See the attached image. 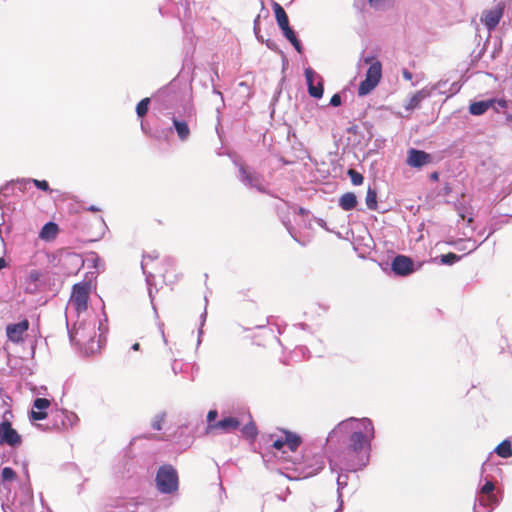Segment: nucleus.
<instances>
[{
  "label": "nucleus",
  "mask_w": 512,
  "mask_h": 512,
  "mask_svg": "<svg viewBox=\"0 0 512 512\" xmlns=\"http://www.w3.org/2000/svg\"><path fill=\"white\" fill-rule=\"evenodd\" d=\"M334 433L350 432L348 446L359 452H363L370 458L371 441L375 437L373 423L368 418H349L342 421L333 430Z\"/></svg>",
  "instance_id": "1"
},
{
  "label": "nucleus",
  "mask_w": 512,
  "mask_h": 512,
  "mask_svg": "<svg viewBox=\"0 0 512 512\" xmlns=\"http://www.w3.org/2000/svg\"><path fill=\"white\" fill-rule=\"evenodd\" d=\"M369 459L363 452L354 450L347 445L343 450L332 456L330 463L338 467L339 470L358 471L368 464Z\"/></svg>",
  "instance_id": "2"
},
{
  "label": "nucleus",
  "mask_w": 512,
  "mask_h": 512,
  "mask_svg": "<svg viewBox=\"0 0 512 512\" xmlns=\"http://www.w3.org/2000/svg\"><path fill=\"white\" fill-rule=\"evenodd\" d=\"M365 64H370L366 71L365 79L360 82L358 87V95L365 96L373 91L382 79V64L374 57L364 58Z\"/></svg>",
  "instance_id": "3"
},
{
  "label": "nucleus",
  "mask_w": 512,
  "mask_h": 512,
  "mask_svg": "<svg viewBox=\"0 0 512 512\" xmlns=\"http://www.w3.org/2000/svg\"><path fill=\"white\" fill-rule=\"evenodd\" d=\"M157 489L163 494H172L178 490L179 477L176 469L169 464L161 466L155 478Z\"/></svg>",
  "instance_id": "4"
},
{
  "label": "nucleus",
  "mask_w": 512,
  "mask_h": 512,
  "mask_svg": "<svg viewBox=\"0 0 512 512\" xmlns=\"http://www.w3.org/2000/svg\"><path fill=\"white\" fill-rule=\"evenodd\" d=\"M96 334V324L94 322H80L74 325L70 332V339L79 346L92 349L91 344H93Z\"/></svg>",
  "instance_id": "5"
},
{
  "label": "nucleus",
  "mask_w": 512,
  "mask_h": 512,
  "mask_svg": "<svg viewBox=\"0 0 512 512\" xmlns=\"http://www.w3.org/2000/svg\"><path fill=\"white\" fill-rule=\"evenodd\" d=\"M91 292V283L82 281L72 286V293L69 303L77 313L85 312L88 308V301Z\"/></svg>",
  "instance_id": "6"
},
{
  "label": "nucleus",
  "mask_w": 512,
  "mask_h": 512,
  "mask_svg": "<svg viewBox=\"0 0 512 512\" xmlns=\"http://www.w3.org/2000/svg\"><path fill=\"white\" fill-rule=\"evenodd\" d=\"M22 443L21 435L12 427L8 420L0 423V445H9L11 447L19 446Z\"/></svg>",
  "instance_id": "7"
},
{
  "label": "nucleus",
  "mask_w": 512,
  "mask_h": 512,
  "mask_svg": "<svg viewBox=\"0 0 512 512\" xmlns=\"http://www.w3.org/2000/svg\"><path fill=\"white\" fill-rule=\"evenodd\" d=\"M284 438H279L273 441L272 447L276 450H281L284 446H287V448L291 452L297 451V449L302 444V438L299 434L283 429L281 430Z\"/></svg>",
  "instance_id": "8"
},
{
  "label": "nucleus",
  "mask_w": 512,
  "mask_h": 512,
  "mask_svg": "<svg viewBox=\"0 0 512 512\" xmlns=\"http://www.w3.org/2000/svg\"><path fill=\"white\" fill-rule=\"evenodd\" d=\"M30 323L23 319L18 323L8 324L6 326V335L9 341L14 344H22L25 341V333L28 331Z\"/></svg>",
  "instance_id": "9"
},
{
  "label": "nucleus",
  "mask_w": 512,
  "mask_h": 512,
  "mask_svg": "<svg viewBox=\"0 0 512 512\" xmlns=\"http://www.w3.org/2000/svg\"><path fill=\"white\" fill-rule=\"evenodd\" d=\"M432 161V155L423 150H418L415 148H410L407 150L406 164L409 167L420 169L426 165L431 164Z\"/></svg>",
  "instance_id": "10"
},
{
  "label": "nucleus",
  "mask_w": 512,
  "mask_h": 512,
  "mask_svg": "<svg viewBox=\"0 0 512 512\" xmlns=\"http://www.w3.org/2000/svg\"><path fill=\"white\" fill-rule=\"evenodd\" d=\"M304 74L308 85L309 95L316 99H320L324 92L322 78L317 76L316 72L310 67L305 69Z\"/></svg>",
  "instance_id": "11"
},
{
  "label": "nucleus",
  "mask_w": 512,
  "mask_h": 512,
  "mask_svg": "<svg viewBox=\"0 0 512 512\" xmlns=\"http://www.w3.org/2000/svg\"><path fill=\"white\" fill-rule=\"evenodd\" d=\"M494 104H497L501 108L508 107V102L505 99H489V100L472 102L469 105V112L472 115L480 116V115H483L491 107H494Z\"/></svg>",
  "instance_id": "12"
},
{
  "label": "nucleus",
  "mask_w": 512,
  "mask_h": 512,
  "mask_svg": "<svg viewBox=\"0 0 512 512\" xmlns=\"http://www.w3.org/2000/svg\"><path fill=\"white\" fill-rule=\"evenodd\" d=\"M74 418H76L74 413L56 410L51 413L52 428L55 430H65L72 424Z\"/></svg>",
  "instance_id": "13"
},
{
  "label": "nucleus",
  "mask_w": 512,
  "mask_h": 512,
  "mask_svg": "<svg viewBox=\"0 0 512 512\" xmlns=\"http://www.w3.org/2000/svg\"><path fill=\"white\" fill-rule=\"evenodd\" d=\"M413 261L404 255L396 256L391 264L393 272L400 276H406L413 272Z\"/></svg>",
  "instance_id": "14"
},
{
  "label": "nucleus",
  "mask_w": 512,
  "mask_h": 512,
  "mask_svg": "<svg viewBox=\"0 0 512 512\" xmlns=\"http://www.w3.org/2000/svg\"><path fill=\"white\" fill-rule=\"evenodd\" d=\"M51 402L47 398H36L33 401L32 410L30 412V419L40 421L47 418V409L50 407Z\"/></svg>",
  "instance_id": "15"
},
{
  "label": "nucleus",
  "mask_w": 512,
  "mask_h": 512,
  "mask_svg": "<svg viewBox=\"0 0 512 512\" xmlns=\"http://www.w3.org/2000/svg\"><path fill=\"white\" fill-rule=\"evenodd\" d=\"M240 425V422L234 417H226L213 424H208L206 432L210 433L214 430H221L222 432H230L236 430Z\"/></svg>",
  "instance_id": "16"
},
{
  "label": "nucleus",
  "mask_w": 512,
  "mask_h": 512,
  "mask_svg": "<svg viewBox=\"0 0 512 512\" xmlns=\"http://www.w3.org/2000/svg\"><path fill=\"white\" fill-rule=\"evenodd\" d=\"M502 15V8L488 10L483 15V22L488 29H494L499 24Z\"/></svg>",
  "instance_id": "17"
},
{
  "label": "nucleus",
  "mask_w": 512,
  "mask_h": 512,
  "mask_svg": "<svg viewBox=\"0 0 512 512\" xmlns=\"http://www.w3.org/2000/svg\"><path fill=\"white\" fill-rule=\"evenodd\" d=\"M240 173L243 181H245L246 184L261 190V176L259 174L250 171L244 165L240 166Z\"/></svg>",
  "instance_id": "18"
},
{
  "label": "nucleus",
  "mask_w": 512,
  "mask_h": 512,
  "mask_svg": "<svg viewBox=\"0 0 512 512\" xmlns=\"http://www.w3.org/2000/svg\"><path fill=\"white\" fill-rule=\"evenodd\" d=\"M59 233V227L55 222L46 223L39 232V238L44 241H53Z\"/></svg>",
  "instance_id": "19"
},
{
  "label": "nucleus",
  "mask_w": 512,
  "mask_h": 512,
  "mask_svg": "<svg viewBox=\"0 0 512 512\" xmlns=\"http://www.w3.org/2000/svg\"><path fill=\"white\" fill-rule=\"evenodd\" d=\"M358 200L353 192H346L339 198V206L344 211H350L357 206Z\"/></svg>",
  "instance_id": "20"
},
{
  "label": "nucleus",
  "mask_w": 512,
  "mask_h": 512,
  "mask_svg": "<svg viewBox=\"0 0 512 512\" xmlns=\"http://www.w3.org/2000/svg\"><path fill=\"white\" fill-rule=\"evenodd\" d=\"M283 35L285 38L294 46L298 53H302L303 47L301 42L296 37L294 30L290 27V25L283 27L282 29Z\"/></svg>",
  "instance_id": "21"
},
{
  "label": "nucleus",
  "mask_w": 512,
  "mask_h": 512,
  "mask_svg": "<svg viewBox=\"0 0 512 512\" xmlns=\"http://www.w3.org/2000/svg\"><path fill=\"white\" fill-rule=\"evenodd\" d=\"M429 93L425 90L417 91L415 94H413L409 100L407 101L405 105L406 110H414L417 108L421 101L424 100L426 97H428Z\"/></svg>",
  "instance_id": "22"
},
{
  "label": "nucleus",
  "mask_w": 512,
  "mask_h": 512,
  "mask_svg": "<svg viewBox=\"0 0 512 512\" xmlns=\"http://www.w3.org/2000/svg\"><path fill=\"white\" fill-rule=\"evenodd\" d=\"M273 10H274V14H275V18H276L277 24L280 27V29H282L283 27L288 26L289 25V19H288V16H287L285 10L283 9V7L280 4H278V3H274L273 4Z\"/></svg>",
  "instance_id": "23"
},
{
  "label": "nucleus",
  "mask_w": 512,
  "mask_h": 512,
  "mask_svg": "<svg viewBox=\"0 0 512 512\" xmlns=\"http://www.w3.org/2000/svg\"><path fill=\"white\" fill-rule=\"evenodd\" d=\"M172 121L180 140H186L190 135L188 124L185 121L178 120L177 118H173Z\"/></svg>",
  "instance_id": "24"
},
{
  "label": "nucleus",
  "mask_w": 512,
  "mask_h": 512,
  "mask_svg": "<svg viewBox=\"0 0 512 512\" xmlns=\"http://www.w3.org/2000/svg\"><path fill=\"white\" fill-rule=\"evenodd\" d=\"M498 456L502 458H508L512 456V447L509 440L502 441L495 449Z\"/></svg>",
  "instance_id": "25"
},
{
  "label": "nucleus",
  "mask_w": 512,
  "mask_h": 512,
  "mask_svg": "<svg viewBox=\"0 0 512 512\" xmlns=\"http://www.w3.org/2000/svg\"><path fill=\"white\" fill-rule=\"evenodd\" d=\"M242 434L250 440H254L258 434L257 427L253 421H250L246 425H244L241 429Z\"/></svg>",
  "instance_id": "26"
},
{
  "label": "nucleus",
  "mask_w": 512,
  "mask_h": 512,
  "mask_svg": "<svg viewBox=\"0 0 512 512\" xmlns=\"http://www.w3.org/2000/svg\"><path fill=\"white\" fill-rule=\"evenodd\" d=\"M365 202L370 210H377V192L372 188H368L366 193Z\"/></svg>",
  "instance_id": "27"
},
{
  "label": "nucleus",
  "mask_w": 512,
  "mask_h": 512,
  "mask_svg": "<svg viewBox=\"0 0 512 512\" xmlns=\"http://www.w3.org/2000/svg\"><path fill=\"white\" fill-rule=\"evenodd\" d=\"M149 104H150V98H144L137 104L136 113L139 117L142 118L147 114Z\"/></svg>",
  "instance_id": "28"
},
{
  "label": "nucleus",
  "mask_w": 512,
  "mask_h": 512,
  "mask_svg": "<svg viewBox=\"0 0 512 512\" xmlns=\"http://www.w3.org/2000/svg\"><path fill=\"white\" fill-rule=\"evenodd\" d=\"M494 489V484L491 481H487L481 488V493L486 495L488 500L495 501V495L493 494Z\"/></svg>",
  "instance_id": "29"
},
{
  "label": "nucleus",
  "mask_w": 512,
  "mask_h": 512,
  "mask_svg": "<svg viewBox=\"0 0 512 512\" xmlns=\"http://www.w3.org/2000/svg\"><path fill=\"white\" fill-rule=\"evenodd\" d=\"M347 173L353 185H361L363 183L364 177L358 171L349 169Z\"/></svg>",
  "instance_id": "30"
},
{
  "label": "nucleus",
  "mask_w": 512,
  "mask_h": 512,
  "mask_svg": "<svg viewBox=\"0 0 512 512\" xmlns=\"http://www.w3.org/2000/svg\"><path fill=\"white\" fill-rule=\"evenodd\" d=\"M2 481H13L16 479L15 471L10 467H4L1 472Z\"/></svg>",
  "instance_id": "31"
},
{
  "label": "nucleus",
  "mask_w": 512,
  "mask_h": 512,
  "mask_svg": "<svg viewBox=\"0 0 512 512\" xmlns=\"http://www.w3.org/2000/svg\"><path fill=\"white\" fill-rule=\"evenodd\" d=\"M460 259V256L455 253H448L441 256V262L443 264L452 265Z\"/></svg>",
  "instance_id": "32"
},
{
  "label": "nucleus",
  "mask_w": 512,
  "mask_h": 512,
  "mask_svg": "<svg viewBox=\"0 0 512 512\" xmlns=\"http://www.w3.org/2000/svg\"><path fill=\"white\" fill-rule=\"evenodd\" d=\"M165 421V414L162 413V414H158L154 417L152 423H151V427L154 429V430H161L162 429V425Z\"/></svg>",
  "instance_id": "33"
},
{
  "label": "nucleus",
  "mask_w": 512,
  "mask_h": 512,
  "mask_svg": "<svg viewBox=\"0 0 512 512\" xmlns=\"http://www.w3.org/2000/svg\"><path fill=\"white\" fill-rule=\"evenodd\" d=\"M33 183L40 190H43V191H48L49 190V184H48V182L46 180L34 179Z\"/></svg>",
  "instance_id": "34"
},
{
  "label": "nucleus",
  "mask_w": 512,
  "mask_h": 512,
  "mask_svg": "<svg viewBox=\"0 0 512 512\" xmlns=\"http://www.w3.org/2000/svg\"><path fill=\"white\" fill-rule=\"evenodd\" d=\"M330 105L338 107L341 105V97L339 94H334L330 99Z\"/></svg>",
  "instance_id": "35"
},
{
  "label": "nucleus",
  "mask_w": 512,
  "mask_h": 512,
  "mask_svg": "<svg viewBox=\"0 0 512 512\" xmlns=\"http://www.w3.org/2000/svg\"><path fill=\"white\" fill-rule=\"evenodd\" d=\"M217 411L216 410H210L207 414V421L209 422V424H213V422L215 421V419L217 418Z\"/></svg>",
  "instance_id": "36"
},
{
  "label": "nucleus",
  "mask_w": 512,
  "mask_h": 512,
  "mask_svg": "<svg viewBox=\"0 0 512 512\" xmlns=\"http://www.w3.org/2000/svg\"><path fill=\"white\" fill-rule=\"evenodd\" d=\"M41 277V273L37 270H32L30 273H29V278L31 281L33 282H36L40 279Z\"/></svg>",
  "instance_id": "37"
},
{
  "label": "nucleus",
  "mask_w": 512,
  "mask_h": 512,
  "mask_svg": "<svg viewBox=\"0 0 512 512\" xmlns=\"http://www.w3.org/2000/svg\"><path fill=\"white\" fill-rule=\"evenodd\" d=\"M402 75H403L404 79H406L408 81H411L413 78V74L410 71H408L407 69H403Z\"/></svg>",
  "instance_id": "38"
},
{
  "label": "nucleus",
  "mask_w": 512,
  "mask_h": 512,
  "mask_svg": "<svg viewBox=\"0 0 512 512\" xmlns=\"http://www.w3.org/2000/svg\"><path fill=\"white\" fill-rule=\"evenodd\" d=\"M7 263L4 258H0V270L6 267Z\"/></svg>",
  "instance_id": "39"
},
{
  "label": "nucleus",
  "mask_w": 512,
  "mask_h": 512,
  "mask_svg": "<svg viewBox=\"0 0 512 512\" xmlns=\"http://www.w3.org/2000/svg\"><path fill=\"white\" fill-rule=\"evenodd\" d=\"M131 348L134 351H138V350H140V344L139 343H134Z\"/></svg>",
  "instance_id": "40"
},
{
  "label": "nucleus",
  "mask_w": 512,
  "mask_h": 512,
  "mask_svg": "<svg viewBox=\"0 0 512 512\" xmlns=\"http://www.w3.org/2000/svg\"><path fill=\"white\" fill-rule=\"evenodd\" d=\"M431 179L438 180V173L434 172L433 174H431Z\"/></svg>",
  "instance_id": "41"
},
{
  "label": "nucleus",
  "mask_w": 512,
  "mask_h": 512,
  "mask_svg": "<svg viewBox=\"0 0 512 512\" xmlns=\"http://www.w3.org/2000/svg\"><path fill=\"white\" fill-rule=\"evenodd\" d=\"M506 120H507L508 122H511V121H512V114H507V116H506Z\"/></svg>",
  "instance_id": "42"
},
{
  "label": "nucleus",
  "mask_w": 512,
  "mask_h": 512,
  "mask_svg": "<svg viewBox=\"0 0 512 512\" xmlns=\"http://www.w3.org/2000/svg\"><path fill=\"white\" fill-rule=\"evenodd\" d=\"M496 112H499V108H501L500 106H498L497 104H494V107H492Z\"/></svg>",
  "instance_id": "43"
}]
</instances>
